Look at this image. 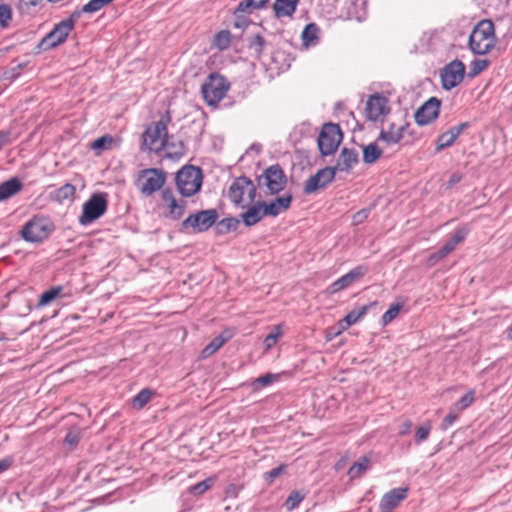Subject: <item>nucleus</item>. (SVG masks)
I'll return each instance as SVG.
<instances>
[{
	"label": "nucleus",
	"mask_w": 512,
	"mask_h": 512,
	"mask_svg": "<svg viewBox=\"0 0 512 512\" xmlns=\"http://www.w3.org/2000/svg\"><path fill=\"white\" fill-rule=\"evenodd\" d=\"M171 121L169 112L157 122L152 123L147 127L142 134V150L150 152H160L168 145V132L167 124Z\"/></svg>",
	"instance_id": "obj_1"
},
{
	"label": "nucleus",
	"mask_w": 512,
	"mask_h": 512,
	"mask_svg": "<svg viewBox=\"0 0 512 512\" xmlns=\"http://www.w3.org/2000/svg\"><path fill=\"white\" fill-rule=\"evenodd\" d=\"M496 43L494 24L490 20L480 21L469 37V47L474 54L488 53Z\"/></svg>",
	"instance_id": "obj_2"
},
{
	"label": "nucleus",
	"mask_w": 512,
	"mask_h": 512,
	"mask_svg": "<svg viewBox=\"0 0 512 512\" xmlns=\"http://www.w3.org/2000/svg\"><path fill=\"white\" fill-rule=\"evenodd\" d=\"M79 17L80 12L74 11L69 18L56 24L53 30L41 40L39 46L46 50L63 44L74 29L75 23Z\"/></svg>",
	"instance_id": "obj_3"
},
{
	"label": "nucleus",
	"mask_w": 512,
	"mask_h": 512,
	"mask_svg": "<svg viewBox=\"0 0 512 512\" xmlns=\"http://www.w3.org/2000/svg\"><path fill=\"white\" fill-rule=\"evenodd\" d=\"M256 197V187L247 177L236 178L228 189V198L235 205L246 207L254 203Z\"/></svg>",
	"instance_id": "obj_4"
},
{
	"label": "nucleus",
	"mask_w": 512,
	"mask_h": 512,
	"mask_svg": "<svg viewBox=\"0 0 512 512\" xmlns=\"http://www.w3.org/2000/svg\"><path fill=\"white\" fill-rule=\"evenodd\" d=\"M229 86V83L222 75L211 73L201 86L204 101L209 106H217L225 97Z\"/></svg>",
	"instance_id": "obj_5"
},
{
	"label": "nucleus",
	"mask_w": 512,
	"mask_h": 512,
	"mask_svg": "<svg viewBox=\"0 0 512 512\" xmlns=\"http://www.w3.org/2000/svg\"><path fill=\"white\" fill-rule=\"evenodd\" d=\"M202 179L203 177L200 168L184 166L176 175V185L183 196L190 197L200 190L202 186Z\"/></svg>",
	"instance_id": "obj_6"
},
{
	"label": "nucleus",
	"mask_w": 512,
	"mask_h": 512,
	"mask_svg": "<svg viewBox=\"0 0 512 512\" xmlns=\"http://www.w3.org/2000/svg\"><path fill=\"white\" fill-rule=\"evenodd\" d=\"M53 224L43 217H34L29 220L21 230L22 238L30 243L42 242L53 231Z\"/></svg>",
	"instance_id": "obj_7"
},
{
	"label": "nucleus",
	"mask_w": 512,
	"mask_h": 512,
	"mask_svg": "<svg viewBox=\"0 0 512 512\" xmlns=\"http://www.w3.org/2000/svg\"><path fill=\"white\" fill-rule=\"evenodd\" d=\"M107 210V196L104 193H95L83 204L79 217L81 225H88L100 218Z\"/></svg>",
	"instance_id": "obj_8"
},
{
	"label": "nucleus",
	"mask_w": 512,
	"mask_h": 512,
	"mask_svg": "<svg viewBox=\"0 0 512 512\" xmlns=\"http://www.w3.org/2000/svg\"><path fill=\"white\" fill-rule=\"evenodd\" d=\"M166 181V175L162 170L149 168L140 171L137 186L145 196H150L160 190Z\"/></svg>",
	"instance_id": "obj_9"
},
{
	"label": "nucleus",
	"mask_w": 512,
	"mask_h": 512,
	"mask_svg": "<svg viewBox=\"0 0 512 512\" xmlns=\"http://www.w3.org/2000/svg\"><path fill=\"white\" fill-rule=\"evenodd\" d=\"M342 141V132L339 125L327 123L322 127L318 137V147L322 155L333 154Z\"/></svg>",
	"instance_id": "obj_10"
},
{
	"label": "nucleus",
	"mask_w": 512,
	"mask_h": 512,
	"mask_svg": "<svg viewBox=\"0 0 512 512\" xmlns=\"http://www.w3.org/2000/svg\"><path fill=\"white\" fill-rule=\"evenodd\" d=\"M218 218L215 209H207L188 216L182 222V228L192 233H200L208 230L214 225Z\"/></svg>",
	"instance_id": "obj_11"
},
{
	"label": "nucleus",
	"mask_w": 512,
	"mask_h": 512,
	"mask_svg": "<svg viewBox=\"0 0 512 512\" xmlns=\"http://www.w3.org/2000/svg\"><path fill=\"white\" fill-rule=\"evenodd\" d=\"M465 65L460 60H453L441 71L442 86L445 90H451L458 86L464 79Z\"/></svg>",
	"instance_id": "obj_12"
},
{
	"label": "nucleus",
	"mask_w": 512,
	"mask_h": 512,
	"mask_svg": "<svg viewBox=\"0 0 512 512\" xmlns=\"http://www.w3.org/2000/svg\"><path fill=\"white\" fill-rule=\"evenodd\" d=\"M259 183L266 186L271 194H276L284 189L286 176L279 165H272L260 176Z\"/></svg>",
	"instance_id": "obj_13"
},
{
	"label": "nucleus",
	"mask_w": 512,
	"mask_h": 512,
	"mask_svg": "<svg viewBox=\"0 0 512 512\" xmlns=\"http://www.w3.org/2000/svg\"><path fill=\"white\" fill-rule=\"evenodd\" d=\"M335 177V169L325 167L317 171L316 174L308 178L304 185V192L306 194H312L333 181Z\"/></svg>",
	"instance_id": "obj_14"
},
{
	"label": "nucleus",
	"mask_w": 512,
	"mask_h": 512,
	"mask_svg": "<svg viewBox=\"0 0 512 512\" xmlns=\"http://www.w3.org/2000/svg\"><path fill=\"white\" fill-rule=\"evenodd\" d=\"M368 271V268L363 265H359L348 273L334 281L329 287L328 291L331 294H335L341 290L350 287L353 283L359 281Z\"/></svg>",
	"instance_id": "obj_15"
},
{
	"label": "nucleus",
	"mask_w": 512,
	"mask_h": 512,
	"mask_svg": "<svg viewBox=\"0 0 512 512\" xmlns=\"http://www.w3.org/2000/svg\"><path fill=\"white\" fill-rule=\"evenodd\" d=\"M390 108L386 97L380 94H374L366 102V116L369 120L376 121L380 117L388 114Z\"/></svg>",
	"instance_id": "obj_16"
},
{
	"label": "nucleus",
	"mask_w": 512,
	"mask_h": 512,
	"mask_svg": "<svg viewBox=\"0 0 512 512\" xmlns=\"http://www.w3.org/2000/svg\"><path fill=\"white\" fill-rule=\"evenodd\" d=\"M440 100L435 97L426 101L415 113V121L417 124L424 126L435 120L440 111Z\"/></svg>",
	"instance_id": "obj_17"
},
{
	"label": "nucleus",
	"mask_w": 512,
	"mask_h": 512,
	"mask_svg": "<svg viewBox=\"0 0 512 512\" xmlns=\"http://www.w3.org/2000/svg\"><path fill=\"white\" fill-rule=\"evenodd\" d=\"M408 488H395L385 493L380 501L381 512H392L406 499Z\"/></svg>",
	"instance_id": "obj_18"
},
{
	"label": "nucleus",
	"mask_w": 512,
	"mask_h": 512,
	"mask_svg": "<svg viewBox=\"0 0 512 512\" xmlns=\"http://www.w3.org/2000/svg\"><path fill=\"white\" fill-rule=\"evenodd\" d=\"M162 200L167 204V217L177 220L183 216L186 202L183 200L177 201L171 190L165 189L162 191Z\"/></svg>",
	"instance_id": "obj_19"
},
{
	"label": "nucleus",
	"mask_w": 512,
	"mask_h": 512,
	"mask_svg": "<svg viewBox=\"0 0 512 512\" xmlns=\"http://www.w3.org/2000/svg\"><path fill=\"white\" fill-rule=\"evenodd\" d=\"M358 163V153L354 149L343 148L338 156L336 165L331 167L337 171L349 172Z\"/></svg>",
	"instance_id": "obj_20"
},
{
	"label": "nucleus",
	"mask_w": 512,
	"mask_h": 512,
	"mask_svg": "<svg viewBox=\"0 0 512 512\" xmlns=\"http://www.w3.org/2000/svg\"><path fill=\"white\" fill-rule=\"evenodd\" d=\"M406 128V124H395L391 123L387 128L382 129L379 134L378 140H382L388 145L397 144L403 138V132Z\"/></svg>",
	"instance_id": "obj_21"
},
{
	"label": "nucleus",
	"mask_w": 512,
	"mask_h": 512,
	"mask_svg": "<svg viewBox=\"0 0 512 512\" xmlns=\"http://www.w3.org/2000/svg\"><path fill=\"white\" fill-rule=\"evenodd\" d=\"M248 210L241 214V219L246 226H253L266 216L264 202H257L252 206H248Z\"/></svg>",
	"instance_id": "obj_22"
},
{
	"label": "nucleus",
	"mask_w": 512,
	"mask_h": 512,
	"mask_svg": "<svg viewBox=\"0 0 512 512\" xmlns=\"http://www.w3.org/2000/svg\"><path fill=\"white\" fill-rule=\"evenodd\" d=\"M291 201H292V196L285 195L282 197H277L275 200L271 201L270 203L264 202L265 212L267 215L275 217V216L279 215L281 212L286 211L290 207Z\"/></svg>",
	"instance_id": "obj_23"
},
{
	"label": "nucleus",
	"mask_w": 512,
	"mask_h": 512,
	"mask_svg": "<svg viewBox=\"0 0 512 512\" xmlns=\"http://www.w3.org/2000/svg\"><path fill=\"white\" fill-rule=\"evenodd\" d=\"M76 187L70 183H66L63 186L55 189L50 193V198L58 203H64L65 201L72 202L75 198Z\"/></svg>",
	"instance_id": "obj_24"
},
{
	"label": "nucleus",
	"mask_w": 512,
	"mask_h": 512,
	"mask_svg": "<svg viewBox=\"0 0 512 512\" xmlns=\"http://www.w3.org/2000/svg\"><path fill=\"white\" fill-rule=\"evenodd\" d=\"M320 29L315 23H309L302 31L301 39L302 45L305 48L315 46L319 42Z\"/></svg>",
	"instance_id": "obj_25"
},
{
	"label": "nucleus",
	"mask_w": 512,
	"mask_h": 512,
	"mask_svg": "<svg viewBox=\"0 0 512 512\" xmlns=\"http://www.w3.org/2000/svg\"><path fill=\"white\" fill-rule=\"evenodd\" d=\"M469 233L468 228L460 227L455 230L452 237L443 245L442 254H450L458 244L462 243Z\"/></svg>",
	"instance_id": "obj_26"
},
{
	"label": "nucleus",
	"mask_w": 512,
	"mask_h": 512,
	"mask_svg": "<svg viewBox=\"0 0 512 512\" xmlns=\"http://www.w3.org/2000/svg\"><path fill=\"white\" fill-rule=\"evenodd\" d=\"M299 0H275L273 9L275 15L280 17L291 16L297 7Z\"/></svg>",
	"instance_id": "obj_27"
},
{
	"label": "nucleus",
	"mask_w": 512,
	"mask_h": 512,
	"mask_svg": "<svg viewBox=\"0 0 512 512\" xmlns=\"http://www.w3.org/2000/svg\"><path fill=\"white\" fill-rule=\"evenodd\" d=\"M22 188L21 182L12 178L0 184V201L6 200L17 194Z\"/></svg>",
	"instance_id": "obj_28"
},
{
	"label": "nucleus",
	"mask_w": 512,
	"mask_h": 512,
	"mask_svg": "<svg viewBox=\"0 0 512 512\" xmlns=\"http://www.w3.org/2000/svg\"><path fill=\"white\" fill-rule=\"evenodd\" d=\"M367 311L368 306L366 305L350 311L339 323L341 330H346L351 325L357 323L363 316L366 315Z\"/></svg>",
	"instance_id": "obj_29"
},
{
	"label": "nucleus",
	"mask_w": 512,
	"mask_h": 512,
	"mask_svg": "<svg viewBox=\"0 0 512 512\" xmlns=\"http://www.w3.org/2000/svg\"><path fill=\"white\" fill-rule=\"evenodd\" d=\"M268 2L269 0H243L237 5L235 13L251 14L254 10L265 7Z\"/></svg>",
	"instance_id": "obj_30"
},
{
	"label": "nucleus",
	"mask_w": 512,
	"mask_h": 512,
	"mask_svg": "<svg viewBox=\"0 0 512 512\" xmlns=\"http://www.w3.org/2000/svg\"><path fill=\"white\" fill-rule=\"evenodd\" d=\"M382 155V150L376 143L363 146V161L366 164L375 163Z\"/></svg>",
	"instance_id": "obj_31"
},
{
	"label": "nucleus",
	"mask_w": 512,
	"mask_h": 512,
	"mask_svg": "<svg viewBox=\"0 0 512 512\" xmlns=\"http://www.w3.org/2000/svg\"><path fill=\"white\" fill-rule=\"evenodd\" d=\"M369 466L370 459L368 457H361L349 468L348 475L351 479L359 478L368 470Z\"/></svg>",
	"instance_id": "obj_32"
},
{
	"label": "nucleus",
	"mask_w": 512,
	"mask_h": 512,
	"mask_svg": "<svg viewBox=\"0 0 512 512\" xmlns=\"http://www.w3.org/2000/svg\"><path fill=\"white\" fill-rule=\"evenodd\" d=\"M457 137L451 129L442 133L436 140L435 151L438 153L443 149L450 147L456 141Z\"/></svg>",
	"instance_id": "obj_33"
},
{
	"label": "nucleus",
	"mask_w": 512,
	"mask_h": 512,
	"mask_svg": "<svg viewBox=\"0 0 512 512\" xmlns=\"http://www.w3.org/2000/svg\"><path fill=\"white\" fill-rule=\"evenodd\" d=\"M229 339V337H223L222 335H219L215 337L203 350H202V357L207 358L211 355H213L216 351H218L225 342Z\"/></svg>",
	"instance_id": "obj_34"
},
{
	"label": "nucleus",
	"mask_w": 512,
	"mask_h": 512,
	"mask_svg": "<svg viewBox=\"0 0 512 512\" xmlns=\"http://www.w3.org/2000/svg\"><path fill=\"white\" fill-rule=\"evenodd\" d=\"M62 286H55L44 292L39 299L38 307H44L49 305L52 301L58 298L62 292Z\"/></svg>",
	"instance_id": "obj_35"
},
{
	"label": "nucleus",
	"mask_w": 512,
	"mask_h": 512,
	"mask_svg": "<svg viewBox=\"0 0 512 512\" xmlns=\"http://www.w3.org/2000/svg\"><path fill=\"white\" fill-rule=\"evenodd\" d=\"M114 0H90L88 3H86L82 9L79 11L81 13H96L100 11L103 7L109 5Z\"/></svg>",
	"instance_id": "obj_36"
},
{
	"label": "nucleus",
	"mask_w": 512,
	"mask_h": 512,
	"mask_svg": "<svg viewBox=\"0 0 512 512\" xmlns=\"http://www.w3.org/2000/svg\"><path fill=\"white\" fill-rule=\"evenodd\" d=\"M153 392L150 389H142L132 400L135 409H142L152 398Z\"/></svg>",
	"instance_id": "obj_37"
},
{
	"label": "nucleus",
	"mask_w": 512,
	"mask_h": 512,
	"mask_svg": "<svg viewBox=\"0 0 512 512\" xmlns=\"http://www.w3.org/2000/svg\"><path fill=\"white\" fill-rule=\"evenodd\" d=\"M231 42V34L227 30L218 32L214 38V45L220 49L225 50L229 47Z\"/></svg>",
	"instance_id": "obj_38"
},
{
	"label": "nucleus",
	"mask_w": 512,
	"mask_h": 512,
	"mask_svg": "<svg viewBox=\"0 0 512 512\" xmlns=\"http://www.w3.org/2000/svg\"><path fill=\"white\" fill-rule=\"evenodd\" d=\"M402 307L403 305L399 303L391 305L389 309L382 315V324L386 326L392 322L398 316Z\"/></svg>",
	"instance_id": "obj_39"
},
{
	"label": "nucleus",
	"mask_w": 512,
	"mask_h": 512,
	"mask_svg": "<svg viewBox=\"0 0 512 512\" xmlns=\"http://www.w3.org/2000/svg\"><path fill=\"white\" fill-rule=\"evenodd\" d=\"M214 483L212 478H207L189 488V493L194 496H199L206 492Z\"/></svg>",
	"instance_id": "obj_40"
},
{
	"label": "nucleus",
	"mask_w": 512,
	"mask_h": 512,
	"mask_svg": "<svg viewBox=\"0 0 512 512\" xmlns=\"http://www.w3.org/2000/svg\"><path fill=\"white\" fill-rule=\"evenodd\" d=\"M114 139L110 135H104L98 139H96L92 144L91 148L97 151L110 149Z\"/></svg>",
	"instance_id": "obj_41"
},
{
	"label": "nucleus",
	"mask_w": 512,
	"mask_h": 512,
	"mask_svg": "<svg viewBox=\"0 0 512 512\" xmlns=\"http://www.w3.org/2000/svg\"><path fill=\"white\" fill-rule=\"evenodd\" d=\"M304 495L299 491H292L285 501V507L288 511H292L303 501Z\"/></svg>",
	"instance_id": "obj_42"
},
{
	"label": "nucleus",
	"mask_w": 512,
	"mask_h": 512,
	"mask_svg": "<svg viewBox=\"0 0 512 512\" xmlns=\"http://www.w3.org/2000/svg\"><path fill=\"white\" fill-rule=\"evenodd\" d=\"M12 19V9L7 4H0V28L4 29L9 26Z\"/></svg>",
	"instance_id": "obj_43"
},
{
	"label": "nucleus",
	"mask_w": 512,
	"mask_h": 512,
	"mask_svg": "<svg viewBox=\"0 0 512 512\" xmlns=\"http://www.w3.org/2000/svg\"><path fill=\"white\" fill-rule=\"evenodd\" d=\"M282 336V331L280 326H275L273 331L270 332L264 339V345L266 350L272 348L278 341V339Z\"/></svg>",
	"instance_id": "obj_44"
},
{
	"label": "nucleus",
	"mask_w": 512,
	"mask_h": 512,
	"mask_svg": "<svg viewBox=\"0 0 512 512\" xmlns=\"http://www.w3.org/2000/svg\"><path fill=\"white\" fill-rule=\"evenodd\" d=\"M474 391L470 390L465 395H463L460 400L455 404L454 409L458 412L463 411L467 407H469L474 401Z\"/></svg>",
	"instance_id": "obj_45"
},
{
	"label": "nucleus",
	"mask_w": 512,
	"mask_h": 512,
	"mask_svg": "<svg viewBox=\"0 0 512 512\" xmlns=\"http://www.w3.org/2000/svg\"><path fill=\"white\" fill-rule=\"evenodd\" d=\"M276 379H277V375H275V374H271V373L265 374V375L260 376L254 380L253 387L255 389H258L259 387L267 386V385L271 384Z\"/></svg>",
	"instance_id": "obj_46"
},
{
	"label": "nucleus",
	"mask_w": 512,
	"mask_h": 512,
	"mask_svg": "<svg viewBox=\"0 0 512 512\" xmlns=\"http://www.w3.org/2000/svg\"><path fill=\"white\" fill-rule=\"evenodd\" d=\"M430 430H431V425L429 423H426V424L422 425L421 427H419L415 433V441L417 443H421V442L427 440V438L430 434Z\"/></svg>",
	"instance_id": "obj_47"
},
{
	"label": "nucleus",
	"mask_w": 512,
	"mask_h": 512,
	"mask_svg": "<svg viewBox=\"0 0 512 512\" xmlns=\"http://www.w3.org/2000/svg\"><path fill=\"white\" fill-rule=\"evenodd\" d=\"M264 44H265V40H264V38H263L261 35H259V34H257V35H255V36H253V38H252V39H251V41H250V47H251L252 49H254V51H255L256 53H258V54H259V53H261V52L263 51Z\"/></svg>",
	"instance_id": "obj_48"
},
{
	"label": "nucleus",
	"mask_w": 512,
	"mask_h": 512,
	"mask_svg": "<svg viewBox=\"0 0 512 512\" xmlns=\"http://www.w3.org/2000/svg\"><path fill=\"white\" fill-rule=\"evenodd\" d=\"M286 466L285 465H280L276 468H273L271 469L270 471L266 472L264 474V477L265 479L269 482V483H272L274 481V479H276L277 477H279L283 471L285 470Z\"/></svg>",
	"instance_id": "obj_49"
},
{
	"label": "nucleus",
	"mask_w": 512,
	"mask_h": 512,
	"mask_svg": "<svg viewBox=\"0 0 512 512\" xmlns=\"http://www.w3.org/2000/svg\"><path fill=\"white\" fill-rule=\"evenodd\" d=\"M489 62L488 60H485V59H478V60H475L473 63H472V72L474 75L480 73L481 71H483L487 66H488Z\"/></svg>",
	"instance_id": "obj_50"
},
{
	"label": "nucleus",
	"mask_w": 512,
	"mask_h": 512,
	"mask_svg": "<svg viewBox=\"0 0 512 512\" xmlns=\"http://www.w3.org/2000/svg\"><path fill=\"white\" fill-rule=\"evenodd\" d=\"M458 414H459V412L455 409H454V411H450L442 422V428L447 429L448 427H450L457 419Z\"/></svg>",
	"instance_id": "obj_51"
},
{
	"label": "nucleus",
	"mask_w": 512,
	"mask_h": 512,
	"mask_svg": "<svg viewBox=\"0 0 512 512\" xmlns=\"http://www.w3.org/2000/svg\"><path fill=\"white\" fill-rule=\"evenodd\" d=\"M353 4L361 9L360 12L356 13V18L361 20L366 14L367 0H354Z\"/></svg>",
	"instance_id": "obj_52"
},
{
	"label": "nucleus",
	"mask_w": 512,
	"mask_h": 512,
	"mask_svg": "<svg viewBox=\"0 0 512 512\" xmlns=\"http://www.w3.org/2000/svg\"><path fill=\"white\" fill-rule=\"evenodd\" d=\"M368 215H369V210H367V209H363V210L356 212L353 215V224L358 225V224L362 223L368 217Z\"/></svg>",
	"instance_id": "obj_53"
},
{
	"label": "nucleus",
	"mask_w": 512,
	"mask_h": 512,
	"mask_svg": "<svg viewBox=\"0 0 512 512\" xmlns=\"http://www.w3.org/2000/svg\"><path fill=\"white\" fill-rule=\"evenodd\" d=\"M446 254H442V249H439L437 252L431 254L428 258V264L430 266L435 265L438 261L446 257Z\"/></svg>",
	"instance_id": "obj_54"
},
{
	"label": "nucleus",
	"mask_w": 512,
	"mask_h": 512,
	"mask_svg": "<svg viewBox=\"0 0 512 512\" xmlns=\"http://www.w3.org/2000/svg\"><path fill=\"white\" fill-rule=\"evenodd\" d=\"M11 142H12L11 141V133L9 131L1 130L0 131V149L5 145L10 144Z\"/></svg>",
	"instance_id": "obj_55"
},
{
	"label": "nucleus",
	"mask_w": 512,
	"mask_h": 512,
	"mask_svg": "<svg viewBox=\"0 0 512 512\" xmlns=\"http://www.w3.org/2000/svg\"><path fill=\"white\" fill-rule=\"evenodd\" d=\"M412 428V422L410 420L404 421L399 427V434L406 435L410 432Z\"/></svg>",
	"instance_id": "obj_56"
},
{
	"label": "nucleus",
	"mask_w": 512,
	"mask_h": 512,
	"mask_svg": "<svg viewBox=\"0 0 512 512\" xmlns=\"http://www.w3.org/2000/svg\"><path fill=\"white\" fill-rule=\"evenodd\" d=\"M238 220L237 219H234V218H228V219H224L222 220L221 222V225H225L228 229H235L238 225Z\"/></svg>",
	"instance_id": "obj_57"
},
{
	"label": "nucleus",
	"mask_w": 512,
	"mask_h": 512,
	"mask_svg": "<svg viewBox=\"0 0 512 512\" xmlns=\"http://www.w3.org/2000/svg\"><path fill=\"white\" fill-rule=\"evenodd\" d=\"M461 178L462 177L459 173H453L447 182V187L450 188V187L454 186L455 184H457L458 182L461 181Z\"/></svg>",
	"instance_id": "obj_58"
},
{
	"label": "nucleus",
	"mask_w": 512,
	"mask_h": 512,
	"mask_svg": "<svg viewBox=\"0 0 512 512\" xmlns=\"http://www.w3.org/2000/svg\"><path fill=\"white\" fill-rule=\"evenodd\" d=\"M234 14H235V15H236V17H237V20H236V22H235L234 26H235L236 28H243V27H246V25H247V20H246L245 18L241 17V14H242V13H238V14H236V13L234 12Z\"/></svg>",
	"instance_id": "obj_59"
},
{
	"label": "nucleus",
	"mask_w": 512,
	"mask_h": 512,
	"mask_svg": "<svg viewBox=\"0 0 512 512\" xmlns=\"http://www.w3.org/2000/svg\"><path fill=\"white\" fill-rule=\"evenodd\" d=\"M468 127V123H461L460 125L458 126H455V127H452L450 128L452 130V132L456 135V137L458 138L459 135Z\"/></svg>",
	"instance_id": "obj_60"
},
{
	"label": "nucleus",
	"mask_w": 512,
	"mask_h": 512,
	"mask_svg": "<svg viewBox=\"0 0 512 512\" xmlns=\"http://www.w3.org/2000/svg\"><path fill=\"white\" fill-rule=\"evenodd\" d=\"M10 465H11V460H9V459L0 460V473L5 471L6 469H8Z\"/></svg>",
	"instance_id": "obj_61"
},
{
	"label": "nucleus",
	"mask_w": 512,
	"mask_h": 512,
	"mask_svg": "<svg viewBox=\"0 0 512 512\" xmlns=\"http://www.w3.org/2000/svg\"><path fill=\"white\" fill-rule=\"evenodd\" d=\"M66 442L70 443V444H74V443H77L78 439H77V435L76 434H73V433H68L66 435V438H65Z\"/></svg>",
	"instance_id": "obj_62"
},
{
	"label": "nucleus",
	"mask_w": 512,
	"mask_h": 512,
	"mask_svg": "<svg viewBox=\"0 0 512 512\" xmlns=\"http://www.w3.org/2000/svg\"><path fill=\"white\" fill-rule=\"evenodd\" d=\"M507 338L512 340V326L507 330Z\"/></svg>",
	"instance_id": "obj_63"
},
{
	"label": "nucleus",
	"mask_w": 512,
	"mask_h": 512,
	"mask_svg": "<svg viewBox=\"0 0 512 512\" xmlns=\"http://www.w3.org/2000/svg\"><path fill=\"white\" fill-rule=\"evenodd\" d=\"M176 154L182 155L183 154V145L180 143L179 150L176 151Z\"/></svg>",
	"instance_id": "obj_64"
}]
</instances>
